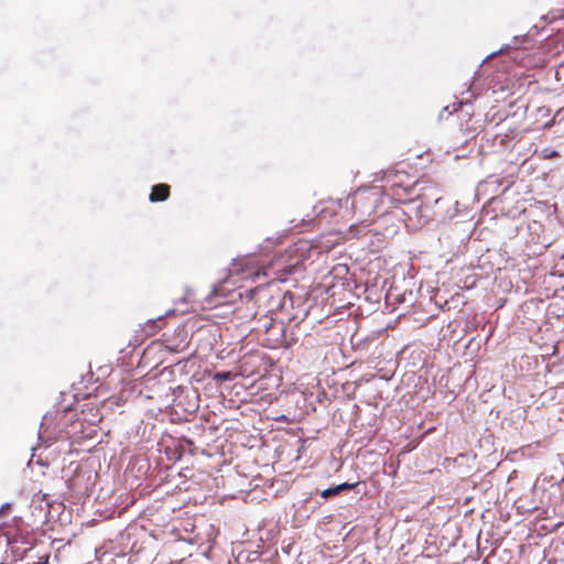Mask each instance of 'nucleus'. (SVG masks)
Wrapping results in <instances>:
<instances>
[{
  "label": "nucleus",
  "instance_id": "9b49d317",
  "mask_svg": "<svg viewBox=\"0 0 564 564\" xmlns=\"http://www.w3.org/2000/svg\"><path fill=\"white\" fill-rule=\"evenodd\" d=\"M286 296H290V299L292 300V296L290 295L289 292H284L283 297L285 299Z\"/></svg>",
  "mask_w": 564,
  "mask_h": 564
},
{
  "label": "nucleus",
  "instance_id": "f8f14e48",
  "mask_svg": "<svg viewBox=\"0 0 564 564\" xmlns=\"http://www.w3.org/2000/svg\"><path fill=\"white\" fill-rule=\"evenodd\" d=\"M324 212H325V208H321L318 213L323 214Z\"/></svg>",
  "mask_w": 564,
  "mask_h": 564
},
{
  "label": "nucleus",
  "instance_id": "9d476101",
  "mask_svg": "<svg viewBox=\"0 0 564 564\" xmlns=\"http://www.w3.org/2000/svg\"><path fill=\"white\" fill-rule=\"evenodd\" d=\"M329 203H330L332 208H333L332 214H334V213H335V209H336V206H337V203H336V202H333V200H330Z\"/></svg>",
  "mask_w": 564,
  "mask_h": 564
},
{
  "label": "nucleus",
  "instance_id": "0eeeda50",
  "mask_svg": "<svg viewBox=\"0 0 564 564\" xmlns=\"http://www.w3.org/2000/svg\"><path fill=\"white\" fill-rule=\"evenodd\" d=\"M358 484H349V482H343L340 485H337V488L339 490V494L344 490H348V489H352L357 486Z\"/></svg>",
  "mask_w": 564,
  "mask_h": 564
},
{
  "label": "nucleus",
  "instance_id": "39448f33",
  "mask_svg": "<svg viewBox=\"0 0 564 564\" xmlns=\"http://www.w3.org/2000/svg\"><path fill=\"white\" fill-rule=\"evenodd\" d=\"M147 328L150 329L149 332H150L151 335H154L156 333V330L159 328H161V326H156V321L150 319V321L147 322Z\"/></svg>",
  "mask_w": 564,
  "mask_h": 564
},
{
  "label": "nucleus",
  "instance_id": "6e6552de",
  "mask_svg": "<svg viewBox=\"0 0 564 564\" xmlns=\"http://www.w3.org/2000/svg\"><path fill=\"white\" fill-rule=\"evenodd\" d=\"M11 509V505L10 503H4L0 507V516H4L9 512V510Z\"/></svg>",
  "mask_w": 564,
  "mask_h": 564
},
{
  "label": "nucleus",
  "instance_id": "f257e3e1",
  "mask_svg": "<svg viewBox=\"0 0 564 564\" xmlns=\"http://www.w3.org/2000/svg\"><path fill=\"white\" fill-rule=\"evenodd\" d=\"M379 192L373 189H359L350 197L352 218L356 223L365 224L372 219L377 212Z\"/></svg>",
  "mask_w": 564,
  "mask_h": 564
},
{
  "label": "nucleus",
  "instance_id": "7ed1b4c3",
  "mask_svg": "<svg viewBox=\"0 0 564 564\" xmlns=\"http://www.w3.org/2000/svg\"><path fill=\"white\" fill-rule=\"evenodd\" d=\"M170 185L165 183H160L152 187L149 199L152 203L164 202L170 197Z\"/></svg>",
  "mask_w": 564,
  "mask_h": 564
},
{
  "label": "nucleus",
  "instance_id": "1a4fd4ad",
  "mask_svg": "<svg viewBox=\"0 0 564 564\" xmlns=\"http://www.w3.org/2000/svg\"><path fill=\"white\" fill-rule=\"evenodd\" d=\"M240 269L238 268L237 263H234L231 268L229 269V275L232 276L234 274H238Z\"/></svg>",
  "mask_w": 564,
  "mask_h": 564
},
{
  "label": "nucleus",
  "instance_id": "f03ea898",
  "mask_svg": "<svg viewBox=\"0 0 564 564\" xmlns=\"http://www.w3.org/2000/svg\"><path fill=\"white\" fill-rule=\"evenodd\" d=\"M231 296L232 292H227L225 288V282H221L218 285H216L212 293L205 297V303L209 307H217L231 303L234 301Z\"/></svg>",
  "mask_w": 564,
  "mask_h": 564
},
{
  "label": "nucleus",
  "instance_id": "423d86ee",
  "mask_svg": "<svg viewBox=\"0 0 564 564\" xmlns=\"http://www.w3.org/2000/svg\"><path fill=\"white\" fill-rule=\"evenodd\" d=\"M215 379H217V380H229V379H231V372H229V371L217 372L215 375Z\"/></svg>",
  "mask_w": 564,
  "mask_h": 564
},
{
  "label": "nucleus",
  "instance_id": "20e7f679",
  "mask_svg": "<svg viewBox=\"0 0 564 564\" xmlns=\"http://www.w3.org/2000/svg\"><path fill=\"white\" fill-rule=\"evenodd\" d=\"M339 494V490L337 488V486L335 487H332V488H328V489H325L324 491H322V497L327 499V498H330L333 496H336Z\"/></svg>",
  "mask_w": 564,
  "mask_h": 564
}]
</instances>
